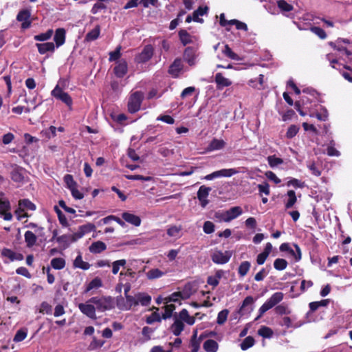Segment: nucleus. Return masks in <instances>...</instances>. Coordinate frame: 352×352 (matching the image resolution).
<instances>
[{
  "mask_svg": "<svg viewBox=\"0 0 352 352\" xmlns=\"http://www.w3.org/2000/svg\"><path fill=\"white\" fill-rule=\"evenodd\" d=\"M24 239L27 248H32L33 246L36 245L37 236L32 231L28 230L24 234Z\"/></svg>",
  "mask_w": 352,
  "mask_h": 352,
  "instance_id": "nucleus-22",
  "label": "nucleus"
},
{
  "mask_svg": "<svg viewBox=\"0 0 352 352\" xmlns=\"http://www.w3.org/2000/svg\"><path fill=\"white\" fill-rule=\"evenodd\" d=\"M276 4L282 12H288L294 10V6L288 3L285 0H278Z\"/></svg>",
  "mask_w": 352,
  "mask_h": 352,
  "instance_id": "nucleus-35",
  "label": "nucleus"
},
{
  "mask_svg": "<svg viewBox=\"0 0 352 352\" xmlns=\"http://www.w3.org/2000/svg\"><path fill=\"white\" fill-rule=\"evenodd\" d=\"M329 300L328 299L322 300L320 301L312 302L309 303V308L311 311H315L320 307H326L329 304Z\"/></svg>",
  "mask_w": 352,
  "mask_h": 352,
  "instance_id": "nucleus-46",
  "label": "nucleus"
},
{
  "mask_svg": "<svg viewBox=\"0 0 352 352\" xmlns=\"http://www.w3.org/2000/svg\"><path fill=\"white\" fill-rule=\"evenodd\" d=\"M174 318L181 320V321L186 322L189 325H192L195 322V318L193 316H190L186 309H183L179 314H175L174 315Z\"/></svg>",
  "mask_w": 352,
  "mask_h": 352,
  "instance_id": "nucleus-15",
  "label": "nucleus"
},
{
  "mask_svg": "<svg viewBox=\"0 0 352 352\" xmlns=\"http://www.w3.org/2000/svg\"><path fill=\"white\" fill-rule=\"evenodd\" d=\"M183 69V64L180 58H176L170 65L168 73L173 77H177Z\"/></svg>",
  "mask_w": 352,
  "mask_h": 352,
  "instance_id": "nucleus-14",
  "label": "nucleus"
},
{
  "mask_svg": "<svg viewBox=\"0 0 352 352\" xmlns=\"http://www.w3.org/2000/svg\"><path fill=\"white\" fill-rule=\"evenodd\" d=\"M228 313L227 309H223L218 314L217 322L219 324H223L226 321Z\"/></svg>",
  "mask_w": 352,
  "mask_h": 352,
  "instance_id": "nucleus-53",
  "label": "nucleus"
},
{
  "mask_svg": "<svg viewBox=\"0 0 352 352\" xmlns=\"http://www.w3.org/2000/svg\"><path fill=\"white\" fill-rule=\"evenodd\" d=\"M153 55V48L151 45H146L141 53L135 57V62L137 63H144L148 61Z\"/></svg>",
  "mask_w": 352,
  "mask_h": 352,
  "instance_id": "nucleus-7",
  "label": "nucleus"
},
{
  "mask_svg": "<svg viewBox=\"0 0 352 352\" xmlns=\"http://www.w3.org/2000/svg\"><path fill=\"white\" fill-rule=\"evenodd\" d=\"M276 314L280 315H287L291 313L290 309L285 305H280L275 309Z\"/></svg>",
  "mask_w": 352,
  "mask_h": 352,
  "instance_id": "nucleus-58",
  "label": "nucleus"
},
{
  "mask_svg": "<svg viewBox=\"0 0 352 352\" xmlns=\"http://www.w3.org/2000/svg\"><path fill=\"white\" fill-rule=\"evenodd\" d=\"M294 248H295V250L292 249L289 250V253L292 256H294V258H295V261H299L300 259H301V251H300V249L299 248V246L296 244H294Z\"/></svg>",
  "mask_w": 352,
  "mask_h": 352,
  "instance_id": "nucleus-52",
  "label": "nucleus"
},
{
  "mask_svg": "<svg viewBox=\"0 0 352 352\" xmlns=\"http://www.w3.org/2000/svg\"><path fill=\"white\" fill-rule=\"evenodd\" d=\"M242 213L243 210L240 206H234L221 214L220 218L224 222H230L241 215Z\"/></svg>",
  "mask_w": 352,
  "mask_h": 352,
  "instance_id": "nucleus-6",
  "label": "nucleus"
},
{
  "mask_svg": "<svg viewBox=\"0 0 352 352\" xmlns=\"http://www.w3.org/2000/svg\"><path fill=\"white\" fill-rule=\"evenodd\" d=\"M114 73L118 78H122L128 71L127 63L125 60L121 59L114 67Z\"/></svg>",
  "mask_w": 352,
  "mask_h": 352,
  "instance_id": "nucleus-13",
  "label": "nucleus"
},
{
  "mask_svg": "<svg viewBox=\"0 0 352 352\" xmlns=\"http://www.w3.org/2000/svg\"><path fill=\"white\" fill-rule=\"evenodd\" d=\"M239 173L235 168H224L212 173L214 179L218 177H230Z\"/></svg>",
  "mask_w": 352,
  "mask_h": 352,
  "instance_id": "nucleus-18",
  "label": "nucleus"
},
{
  "mask_svg": "<svg viewBox=\"0 0 352 352\" xmlns=\"http://www.w3.org/2000/svg\"><path fill=\"white\" fill-rule=\"evenodd\" d=\"M223 272L222 270H218L214 276H209L207 280L208 285H212L213 287H217L219 280L223 276Z\"/></svg>",
  "mask_w": 352,
  "mask_h": 352,
  "instance_id": "nucleus-27",
  "label": "nucleus"
},
{
  "mask_svg": "<svg viewBox=\"0 0 352 352\" xmlns=\"http://www.w3.org/2000/svg\"><path fill=\"white\" fill-rule=\"evenodd\" d=\"M181 231H182V227L181 226H170L167 229V234L170 237H173V238H175V239H178V238H179L182 236Z\"/></svg>",
  "mask_w": 352,
  "mask_h": 352,
  "instance_id": "nucleus-33",
  "label": "nucleus"
},
{
  "mask_svg": "<svg viewBox=\"0 0 352 352\" xmlns=\"http://www.w3.org/2000/svg\"><path fill=\"white\" fill-rule=\"evenodd\" d=\"M19 206L20 209H21L22 210H36L35 205L33 203H32L30 200L25 199L20 200L19 203Z\"/></svg>",
  "mask_w": 352,
  "mask_h": 352,
  "instance_id": "nucleus-37",
  "label": "nucleus"
},
{
  "mask_svg": "<svg viewBox=\"0 0 352 352\" xmlns=\"http://www.w3.org/2000/svg\"><path fill=\"white\" fill-rule=\"evenodd\" d=\"M175 321L174 323L171 326V331L175 336H179L182 333V331L184 330V324L181 320H178L176 318H174Z\"/></svg>",
  "mask_w": 352,
  "mask_h": 352,
  "instance_id": "nucleus-29",
  "label": "nucleus"
},
{
  "mask_svg": "<svg viewBox=\"0 0 352 352\" xmlns=\"http://www.w3.org/2000/svg\"><path fill=\"white\" fill-rule=\"evenodd\" d=\"M179 292H174L169 296L164 298V303L167 304L170 302H179L181 300Z\"/></svg>",
  "mask_w": 352,
  "mask_h": 352,
  "instance_id": "nucleus-59",
  "label": "nucleus"
},
{
  "mask_svg": "<svg viewBox=\"0 0 352 352\" xmlns=\"http://www.w3.org/2000/svg\"><path fill=\"white\" fill-rule=\"evenodd\" d=\"M102 283L100 278L96 277L94 278L87 285L85 289V292H88L92 289H96L102 287Z\"/></svg>",
  "mask_w": 352,
  "mask_h": 352,
  "instance_id": "nucleus-36",
  "label": "nucleus"
},
{
  "mask_svg": "<svg viewBox=\"0 0 352 352\" xmlns=\"http://www.w3.org/2000/svg\"><path fill=\"white\" fill-rule=\"evenodd\" d=\"M257 187L260 195H262V193H264L265 195H270V186L267 183L260 184Z\"/></svg>",
  "mask_w": 352,
  "mask_h": 352,
  "instance_id": "nucleus-61",
  "label": "nucleus"
},
{
  "mask_svg": "<svg viewBox=\"0 0 352 352\" xmlns=\"http://www.w3.org/2000/svg\"><path fill=\"white\" fill-rule=\"evenodd\" d=\"M78 308L80 311L91 319H96V307L94 304L87 300L85 303H80Z\"/></svg>",
  "mask_w": 352,
  "mask_h": 352,
  "instance_id": "nucleus-8",
  "label": "nucleus"
},
{
  "mask_svg": "<svg viewBox=\"0 0 352 352\" xmlns=\"http://www.w3.org/2000/svg\"><path fill=\"white\" fill-rule=\"evenodd\" d=\"M38 52L41 54H45L47 52L53 53L55 51V45L52 42H47L44 43H36Z\"/></svg>",
  "mask_w": 352,
  "mask_h": 352,
  "instance_id": "nucleus-19",
  "label": "nucleus"
},
{
  "mask_svg": "<svg viewBox=\"0 0 352 352\" xmlns=\"http://www.w3.org/2000/svg\"><path fill=\"white\" fill-rule=\"evenodd\" d=\"M74 266L76 268H80L84 270H87L90 267L89 263L84 261L80 254H78L75 258L74 261Z\"/></svg>",
  "mask_w": 352,
  "mask_h": 352,
  "instance_id": "nucleus-31",
  "label": "nucleus"
},
{
  "mask_svg": "<svg viewBox=\"0 0 352 352\" xmlns=\"http://www.w3.org/2000/svg\"><path fill=\"white\" fill-rule=\"evenodd\" d=\"M226 145L223 140L213 139L208 145V150L210 151L222 149Z\"/></svg>",
  "mask_w": 352,
  "mask_h": 352,
  "instance_id": "nucleus-28",
  "label": "nucleus"
},
{
  "mask_svg": "<svg viewBox=\"0 0 352 352\" xmlns=\"http://www.w3.org/2000/svg\"><path fill=\"white\" fill-rule=\"evenodd\" d=\"M126 263V261L125 259H120L112 263V273L113 274H118L120 270V267H124Z\"/></svg>",
  "mask_w": 352,
  "mask_h": 352,
  "instance_id": "nucleus-48",
  "label": "nucleus"
},
{
  "mask_svg": "<svg viewBox=\"0 0 352 352\" xmlns=\"http://www.w3.org/2000/svg\"><path fill=\"white\" fill-rule=\"evenodd\" d=\"M179 36L181 43L184 46L192 43L191 36L186 30H180L179 32Z\"/></svg>",
  "mask_w": 352,
  "mask_h": 352,
  "instance_id": "nucleus-34",
  "label": "nucleus"
},
{
  "mask_svg": "<svg viewBox=\"0 0 352 352\" xmlns=\"http://www.w3.org/2000/svg\"><path fill=\"white\" fill-rule=\"evenodd\" d=\"M31 13L29 10L23 9L19 12L16 16V20L22 22L21 28L28 29L31 26L32 21L30 19Z\"/></svg>",
  "mask_w": 352,
  "mask_h": 352,
  "instance_id": "nucleus-9",
  "label": "nucleus"
},
{
  "mask_svg": "<svg viewBox=\"0 0 352 352\" xmlns=\"http://www.w3.org/2000/svg\"><path fill=\"white\" fill-rule=\"evenodd\" d=\"M258 334L264 338H270L272 337L274 332L272 329L266 326H262L258 330Z\"/></svg>",
  "mask_w": 352,
  "mask_h": 352,
  "instance_id": "nucleus-40",
  "label": "nucleus"
},
{
  "mask_svg": "<svg viewBox=\"0 0 352 352\" xmlns=\"http://www.w3.org/2000/svg\"><path fill=\"white\" fill-rule=\"evenodd\" d=\"M283 294L278 292L272 295V296L266 300V302L259 308L258 316L256 318L258 320L261 318L267 311L272 309L278 302H280L283 298Z\"/></svg>",
  "mask_w": 352,
  "mask_h": 352,
  "instance_id": "nucleus-2",
  "label": "nucleus"
},
{
  "mask_svg": "<svg viewBox=\"0 0 352 352\" xmlns=\"http://www.w3.org/2000/svg\"><path fill=\"white\" fill-rule=\"evenodd\" d=\"M51 266L55 270H62L65 266V261L63 258H54L51 261Z\"/></svg>",
  "mask_w": 352,
  "mask_h": 352,
  "instance_id": "nucleus-41",
  "label": "nucleus"
},
{
  "mask_svg": "<svg viewBox=\"0 0 352 352\" xmlns=\"http://www.w3.org/2000/svg\"><path fill=\"white\" fill-rule=\"evenodd\" d=\"M250 267L251 264L249 261H243L240 264L238 270V273L239 276L241 277L245 276L249 272Z\"/></svg>",
  "mask_w": 352,
  "mask_h": 352,
  "instance_id": "nucleus-39",
  "label": "nucleus"
},
{
  "mask_svg": "<svg viewBox=\"0 0 352 352\" xmlns=\"http://www.w3.org/2000/svg\"><path fill=\"white\" fill-rule=\"evenodd\" d=\"M164 274H165L164 272H162L157 268L151 269L146 274V277L148 278V279H150V280L159 278L163 276Z\"/></svg>",
  "mask_w": 352,
  "mask_h": 352,
  "instance_id": "nucleus-32",
  "label": "nucleus"
},
{
  "mask_svg": "<svg viewBox=\"0 0 352 352\" xmlns=\"http://www.w3.org/2000/svg\"><path fill=\"white\" fill-rule=\"evenodd\" d=\"M12 179L16 182H22L24 179V177L21 172L19 170H14L11 173Z\"/></svg>",
  "mask_w": 352,
  "mask_h": 352,
  "instance_id": "nucleus-54",
  "label": "nucleus"
},
{
  "mask_svg": "<svg viewBox=\"0 0 352 352\" xmlns=\"http://www.w3.org/2000/svg\"><path fill=\"white\" fill-rule=\"evenodd\" d=\"M287 265H288L287 261L284 258H276L274 261V267L276 270H279V271L284 270L285 269L287 268Z\"/></svg>",
  "mask_w": 352,
  "mask_h": 352,
  "instance_id": "nucleus-44",
  "label": "nucleus"
},
{
  "mask_svg": "<svg viewBox=\"0 0 352 352\" xmlns=\"http://www.w3.org/2000/svg\"><path fill=\"white\" fill-rule=\"evenodd\" d=\"M142 98L141 91H136L130 96L128 102V110L130 113H133L139 111Z\"/></svg>",
  "mask_w": 352,
  "mask_h": 352,
  "instance_id": "nucleus-3",
  "label": "nucleus"
},
{
  "mask_svg": "<svg viewBox=\"0 0 352 352\" xmlns=\"http://www.w3.org/2000/svg\"><path fill=\"white\" fill-rule=\"evenodd\" d=\"M65 35L66 31L64 28H58L56 30L55 34L54 36V41L57 47H59L65 43Z\"/></svg>",
  "mask_w": 352,
  "mask_h": 352,
  "instance_id": "nucleus-16",
  "label": "nucleus"
},
{
  "mask_svg": "<svg viewBox=\"0 0 352 352\" xmlns=\"http://www.w3.org/2000/svg\"><path fill=\"white\" fill-rule=\"evenodd\" d=\"M203 348L206 352H217L219 344L215 340L209 339L204 342Z\"/></svg>",
  "mask_w": 352,
  "mask_h": 352,
  "instance_id": "nucleus-25",
  "label": "nucleus"
},
{
  "mask_svg": "<svg viewBox=\"0 0 352 352\" xmlns=\"http://www.w3.org/2000/svg\"><path fill=\"white\" fill-rule=\"evenodd\" d=\"M120 49L121 47L119 46L114 51L109 52V61H115L120 58Z\"/></svg>",
  "mask_w": 352,
  "mask_h": 352,
  "instance_id": "nucleus-57",
  "label": "nucleus"
},
{
  "mask_svg": "<svg viewBox=\"0 0 352 352\" xmlns=\"http://www.w3.org/2000/svg\"><path fill=\"white\" fill-rule=\"evenodd\" d=\"M135 301L137 302V306H148L151 302V297L146 293L139 292L134 296Z\"/></svg>",
  "mask_w": 352,
  "mask_h": 352,
  "instance_id": "nucleus-17",
  "label": "nucleus"
},
{
  "mask_svg": "<svg viewBox=\"0 0 352 352\" xmlns=\"http://www.w3.org/2000/svg\"><path fill=\"white\" fill-rule=\"evenodd\" d=\"M89 302L96 305L99 311L111 310L115 307V300L111 296H96L89 299Z\"/></svg>",
  "mask_w": 352,
  "mask_h": 352,
  "instance_id": "nucleus-1",
  "label": "nucleus"
},
{
  "mask_svg": "<svg viewBox=\"0 0 352 352\" xmlns=\"http://www.w3.org/2000/svg\"><path fill=\"white\" fill-rule=\"evenodd\" d=\"M299 128L296 125H291L286 133V137L287 138H294L298 132Z\"/></svg>",
  "mask_w": 352,
  "mask_h": 352,
  "instance_id": "nucleus-60",
  "label": "nucleus"
},
{
  "mask_svg": "<svg viewBox=\"0 0 352 352\" xmlns=\"http://www.w3.org/2000/svg\"><path fill=\"white\" fill-rule=\"evenodd\" d=\"M184 59L190 66L195 63V53L193 47H188L184 52Z\"/></svg>",
  "mask_w": 352,
  "mask_h": 352,
  "instance_id": "nucleus-21",
  "label": "nucleus"
},
{
  "mask_svg": "<svg viewBox=\"0 0 352 352\" xmlns=\"http://www.w3.org/2000/svg\"><path fill=\"white\" fill-rule=\"evenodd\" d=\"M64 182L66 184V186L69 190L72 189L74 187H77L76 182L74 180L72 175H65L64 177Z\"/></svg>",
  "mask_w": 352,
  "mask_h": 352,
  "instance_id": "nucleus-51",
  "label": "nucleus"
},
{
  "mask_svg": "<svg viewBox=\"0 0 352 352\" xmlns=\"http://www.w3.org/2000/svg\"><path fill=\"white\" fill-rule=\"evenodd\" d=\"M254 344V339L251 336L245 338L241 343V349L243 351L248 349Z\"/></svg>",
  "mask_w": 352,
  "mask_h": 352,
  "instance_id": "nucleus-47",
  "label": "nucleus"
},
{
  "mask_svg": "<svg viewBox=\"0 0 352 352\" xmlns=\"http://www.w3.org/2000/svg\"><path fill=\"white\" fill-rule=\"evenodd\" d=\"M203 230L206 234H211L214 231V224L212 221H207L204 224Z\"/></svg>",
  "mask_w": 352,
  "mask_h": 352,
  "instance_id": "nucleus-56",
  "label": "nucleus"
},
{
  "mask_svg": "<svg viewBox=\"0 0 352 352\" xmlns=\"http://www.w3.org/2000/svg\"><path fill=\"white\" fill-rule=\"evenodd\" d=\"M122 217L125 221L135 226H139L141 223V219L138 216L128 212H123Z\"/></svg>",
  "mask_w": 352,
  "mask_h": 352,
  "instance_id": "nucleus-20",
  "label": "nucleus"
},
{
  "mask_svg": "<svg viewBox=\"0 0 352 352\" xmlns=\"http://www.w3.org/2000/svg\"><path fill=\"white\" fill-rule=\"evenodd\" d=\"M116 305L120 310L128 311L137 306V302L135 301L134 296L126 295L125 298H117Z\"/></svg>",
  "mask_w": 352,
  "mask_h": 352,
  "instance_id": "nucleus-4",
  "label": "nucleus"
},
{
  "mask_svg": "<svg viewBox=\"0 0 352 352\" xmlns=\"http://www.w3.org/2000/svg\"><path fill=\"white\" fill-rule=\"evenodd\" d=\"M310 30L321 39H325L327 38V34L325 31L320 27L312 26L310 28Z\"/></svg>",
  "mask_w": 352,
  "mask_h": 352,
  "instance_id": "nucleus-50",
  "label": "nucleus"
},
{
  "mask_svg": "<svg viewBox=\"0 0 352 352\" xmlns=\"http://www.w3.org/2000/svg\"><path fill=\"white\" fill-rule=\"evenodd\" d=\"M288 199L285 203L286 208H291L296 204L297 199L295 194V192L292 190H290L287 192Z\"/></svg>",
  "mask_w": 352,
  "mask_h": 352,
  "instance_id": "nucleus-38",
  "label": "nucleus"
},
{
  "mask_svg": "<svg viewBox=\"0 0 352 352\" xmlns=\"http://www.w3.org/2000/svg\"><path fill=\"white\" fill-rule=\"evenodd\" d=\"M211 190V188L207 187L204 185L200 186L199 189L198 190L197 198L200 201L201 207L205 208L208 205L209 201L207 198Z\"/></svg>",
  "mask_w": 352,
  "mask_h": 352,
  "instance_id": "nucleus-11",
  "label": "nucleus"
},
{
  "mask_svg": "<svg viewBox=\"0 0 352 352\" xmlns=\"http://www.w3.org/2000/svg\"><path fill=\"white\" fill-rule=\"evenodd\" d=\"M107 248L106 244L100 241L93 243L89 248V251L94 254H98L105 250Z\"/></svg>",
  "mask_w": 352,
  "mask_h": 352,
  "instance_id": "nucleus-23",
  "label": "nucleus"
},
{
  "mask_svg": "<svg viewBox=\"0 0 352 352\" xmlns=\"http://www.w3.org/2000/svg\"><path fill=\"white\" fill-rule=\"evenodd\" d=\"M80 229L82 230L84 234H86L96 229V226L91 223L82 225L80 226Z\"/></svg>",
  "mask_w": 352,
  "mask_h": 352,
  "instance_id": "nucleus-63",
  "label": "nucleus"
},
{
  "mask_svg": "<svg viewBox=\"0 0 352 352\" xmlns=\"http://www.w3.org/2000/svg\"><path fill=\"white\" fill-rule=\"evenodd\" d=\"M287 185L292 186L295 188H302L305 186V183L297 179L293 178L287 182Z\"/></svg>",
  "mask_w": 352,
  "mask_h": 352,
  "instance_id": "nucleus-64",
  "label": "nucleus"
},
{
  "mask_svg": "<svg viewBox=\"0 0 352 352\" xmlns=\"http://www.w3.org/2000/svg\"><path fill=\"white\" fill-rule=\"evenodd\" d=\"M307 168L311 172V173L315 176H320L321 175V172L319 168L316 166V164L312 162L307 164Z\"/></svg>",
  "mask_w": 352,
  "mask_h": 352,
  "instance_id": "nucleus-62",
  "label": "nucleus"
},
{
  "mask_svg": "<svg viewBox=\"0 0 352 352\" xmlns=\"http://www.w3.org/2000/svg\"><path fill=\"white\" fill-rule=\"evenodd\" d=\"M175 309V306L174 305H173V304L166 305L165 306V311L162 316V318L164 319H166V318L171 317L172 314Z\"/></svg>",
  "mask_w": 352,
  "mask_h": 352,
  "instance_id": "nucleus-55",
  "label": "nucleus"
},
{
  "mask_svg": "<svg viewBox=\"0 0 352 352\" xmlns=\"http://www.w3.org/2000/svg\"><path fill=\"white\" fill-rule=\"evenodd\" d=\"M223 54L227 56L228 58L234 60H239V57L238 54L234 53L232 49L229 47L228 45H226L224 47V50H223Z\"/></svg>",
  "mask_w": 352,
  "mask_h": 352,
  "instance_id": "nucleus-45",
  "label": "nucleus"
},
{
  "mask_svg": "<svg viewBox=\"0 0 352 352\" xmlns=\"http://www.w3.org/2000/svg\"><path fill=\"white\" fill-rule=\"evenodd\" d=\"M52 95L65 103L68 107L72 104V100L68 94L63 91V89H52Z\"/></svg>",
  "mask_w": 352,
  "mask_h": 352,
  "instance_id": "nucleus-12",
  "label": "nucleus"
},
{
  "mask_svg": "<svg viewBox=\"0 0 352 352\" xmlns=\"http://www.w3.org/2000/svg\"><path fill=\"white\" fill-rule=\"evenodd\" d=\"M214 78L218 87H229L232 85V81L230 79L225 78L221 73H217Z\"/></svg>",
  "mask_w": 352,
  "mask_h": 352,
  "instance_id": "nucleus-24",
  "label": "nucleus"
},
{
  "mask_svg": "<svg viewBox=\"0 0 352 352\" xmlns=\"http://www.w3.org/2000/svg\"><path fill=\"white\" fill-rule=\"evenodd\" d=\"M28 332L26 329H19L16 331L14 338L13 341L15 342H19L23 341L27 337Z\"/></svg>",
  "mask_w": 352,
  "mask_h": 352,
  "instance_id": "nucleus-49",
  "label": "nucleus"
},
{
  "mask_svg": "<svg viewBox=\"0 0 352 352\" xmlns=\"http://www.w3.org/2000/svg\"><path fill=\"white\" fill-rule=\"evenodd\" d=\"M232 252L231 251L222 252L216 250L212 253L211 259L214 263L222 265L227 263L232 257Z\"/></svg>",
  "mask_w": 352,
  "mask_h": 352,
  "instance_id": "nucleus-5",
  "label": "nucleus"
},
{
  "mask_svg": "<svg viewBox=\"0 0 352 352\" xmlns=\"http://www.w3.org/2000/svg\"><path fill=\"white\" fill-rule=\"evenodd\" d=\"M53 30L49 29L46 32L41 33L37 35H35L34 37V39L37 41H45L49 40L52 34H53Z\"/></svg>",
  "mask_w": 352,
  "mask_h": 352,
  "instance_id": "nucleus-43",
  "label": "nucleus"
},
{
  "mask_svg": "<svg viewBox=\"0 0 352 352\" xmlns=\"http://www.w3.org/2000/svg\"><path fill=\"white\" fill-rule=\"evenodd\" d=\"M100 34V26L99 25H96V27L89 31L85 36V41L90 42L96 40Z\"/></svg>",
  "mask_w": 352,
  "mask_h": 352,
  "instance_id": "nucleus-26",
  "label": "nucleus"
},
{
  "mask_svg": "<svg viewBox=\"0 0 352 352\" xmlns=\"http://www.w3.org/2000/svg\"><path fill=\"white\" fill-rule=\"evenodd\" d=\"M267 160L270 166L272 168L283 164V159L277 157L276 155L268 156Z\"/></svg>",
  "mask_w": 352,
  "mask_h": 352,
  "instance_id": "nucleus-42",
  "label": "nucleus"
},
{
  "mask_svg": "<svg viewBox=\"0 0 352 352\" xmlns=\"http://www.w3.org/2000/svg\"><path fill=\"white\" fill-rule=\"evenodd\" d=\"M56 241L63 248H67L74 242V239H72V236L70 234H63L57 237Z\"/></svg>",
  "mask_w": 352,
  "mask_h": 352,
  "instance_id": "nucleus-30",
  "label": "nucleus"
},
{
  "mask_svg": "<svg viewBox=\"0 0 352 352\" xmlns=\"http://www.w3.org/2000/svg\"><path fill=\"white\" fill-rule=\"evenodd\" d=\"M1 255L2 257L7 259L4 260L5 263H8L10 261H21L23 259V256L21 254L16 253L14 251L8 248L3 249Z\"/></svg>",
  "mask_w": 352,
  "mask_h": 352,
  "instance_id": "nucleus-10",
  "label": "nucleus"
}]
</instances>
